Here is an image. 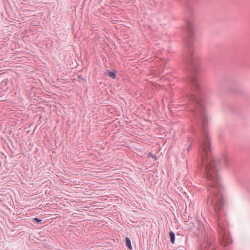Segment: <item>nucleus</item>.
Segmentation results:
<instances>
[{
    "label": "nucleus",
    "mask_w": 250,
    "mask_h": 250,
    "mask_svg": "<svg viewBox=\"0 0 250 250\" xmlns=\"http://www.w3.org/2000/svg\"><path fill=\"white\" fill-rule=\"evenodd\" d=\"M188 98L195 104L196 108L193 112L196 118L200 119L202 123V137L200 147L202 161L203 163L207 162L205 184L209 192L207 203L213 206L216 212L220 211L223 208V204L221 194L222 187L219 173L220 166L218 162L211 159L210 141L207 129L208 121V115L201 99L194 94H190Z\"/></svg>",
    "instance_id": "1"
},
{
    "label": "nucleus",
    "mask_w": 250,
    "mask_h": 250,
    "mask_svg": "<svg viewBox=\"0 0 250 250\" xmlns=\"http://www.w3.org/2000/svg\"><path fill=\"white\" fill-rule=\"evenodd\" d=\"M220 243L224 246H226L231 242V238L228 231L220 227L219 230Z\"/></svg>",
    "instance_id": "2"
},
{
    "label": "nucleus",
    "mask_w": 250,
    "mask_h": 250,
    "mask_svg": "<svg viewBox=\"0 0 250 250\" xmlns=\"http://www.w3.org/2000/svg\"><path fill=\"white\" fill-rule=\"evenodd\" d=\"M216 246L211 240H206L201 246V250H216Z\"/></svg>",
    "instance_id": "3"
},
{
    "label": "nucleus",
    "mask_w": 250,
    "mask_h": 250,
    "mask_svg": "<svg viewBox=\"0 0 250 250\" xmlns=\"http://www.w3.org/2000/svg\"><path fill=\"white\" fill-rule=\"evenodd\" d=\"M189 56L187 57V59L193 65H197L199 58L196 55H194L192 50L191 49L189 50Z\"/></svg>",
    "instance_id": "4"
},
{
    "label": "nucleus",
    "mask_w": 250,
    "mask_h": 250,
    "mask_svg": "<svg viewBox=\"0 0 250 250\" xmlns=\"http://www.w3.org/2000/svg\"><path fill=\"white\" fill-rule=\"evenodd\" d=\"M190 84L192 88H194L195 90H198L199 89L198 78L196 77H193L191 79Z\"/></svg>",
    "instance_id": "5"
},
{
    "label": "nucleus",
    "mask_w": 250,
    "mask_h": 250,
    "mask_svg": "<svg viewBox=\"0 0 250 250\" xmlns=\"http://www.w3.org/2000/svg\"><path fill=\"white\" fill-rule=\"evenodd\" d=\"M187 32L190 36H192L194 33L193 23L191 21L187 22Z\"/></svg>",
    "instance_id": "6"
},
{
    "label": "nucleus",
    "mask_w": 250,
    "mask_h": 250,
    "mask_svg": "<svg viewBox=\"0 0 250 250\" xmlns=\"http://www.w3.org/2000/svg\"><path fill=\"white\" fill-rule=\"evenodd\" d=\"M125 241H126V244L127 247L129 249H130V250L132 249V245H131V240H130V239L128 237H126Z\"/></svg>",
    "instance_id": "7"
},
{
    "label": "nucleus",
    "mask_w": 250,
    "mask_h": 250,
    "mask_svg": "<svg viewBox=\"0 0 250 250\" xmlns=\"http://www.w3.org/2000/svg\"><path fill=\"white\" fill-rule=\"evenodd\" d=\"M169 236L170 237L171 242L172 244H174L175 242V238L174 233L173 231H170Z\"/></svg>",
    "instance_id": "8"
},
{
    "label": "nucleus",
    "mask_w": 250,
    "mask_h": 250,
    "mask_svg": "<svg viewBox=\"0 0 250 250\" xmlns=\"http://www.w3.org/2000/svg\"><path fill=\"white\" fill-rule=\"evenodd\" d=\"M108 76L113 79H115L116 77L115 73L111 71L109 72Z\"/></svg>",
    "instance_id": "9"
},
{
    "label": "nucleus",
    "mask_w": 250,
    "mask_h": 250,
    "mask_svg": "<svg viewBox=\"0 0 250 250\" xmlns=\"http://www.w3.org/2000/svg\"><path fill=\"white\" fill-rule=\"evenodd\" d=\"M225 162L227 167L229 166V160L228 158H225Z\"/></svg>",
    "instance_id": "10"
},
{
    "label": "nucleus",
    "mask_w": 250,
    "mask_h": 250,
    "mask_svg": "<svg viewBox=\"0 0 250 250\" xmlns=\"http://www.w3.org/2000/svg\"><path fill=\"white\" fill-rule=\"evenodd\" d=\"M149 156L150 157H152V158H154V159L156 160V157L155 156V155H153L151 153H149Z\"/></svg>",
    "instance_id": "11"
},
{
    "label": "nucleus",
    "mask_w": 250,
    "mask_h": 250,
    "mask_svg": "<svg viewBox=\"0 0 250 250\" xmlns=\"http://www.w3.org/2000/svg\"><path fill=\"white\" fill-rule=\"evenodd\" d=\"M34 220H35L36 221V222H37V223H39L42 221V220H41L38 218H34Z\"/></svg>",
    "instance_id": "12"
},
{
    "label": "nucleus",
    "mask_w": 250,
    "mask_h": 250,
    "mask_svg": "<svg viewBox=\"0 0 250 250\" xmlns=\"http://www.w3.org/2000/svg\"><path fill=\"white\" fill-rule=\"evenodd\" d=\"M189 148H190V146H189L188 147V151H189Z\"/></svg>",
    "instance_id": "13"
}]
</instances>
